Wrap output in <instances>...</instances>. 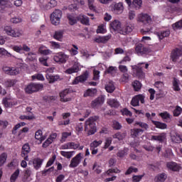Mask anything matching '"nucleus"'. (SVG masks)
Here are the masks:
<instances>
[{
	"mask_svg": "<svg viewBox=\"0 0 182 182\" xmlns=\"http://www.w3.org/2000/svg\"><path fill=\"white\" fill-rule=\"evenodd\" d=\"M107 103L110 107H114L115 109H117L120 106V102L117 99H108Z\"/></svg>",
	"mask_w": 182,
	"mask_h": 182,
	"instance_id": "a878e982",
	"label": "nucleus"
},
{
	"mask_svg": "<svg viewBox=\"0 0 182 182\" xmlns=\"http://www.w3.org/2000/svg\"><path fill=\"white\" fill-rule=\"evenodd\" d=\"M171 139L173 143H181L182 134L181 133H175L171 135Z\"/></svg>",
	"mask_w": 182,
	"mask_h": 182,
	"instance_id": "393cba45",
	"label": "nucleus"
},
{
	"mask_svg": "<svg viewBox=\"0 0 182 182\" xmlns=\"http://www.w3.org/2000/svg\"><path fill=\"white\" fill-rule=\"evenodd\" d=\"M68 59H69V55L63 52L58 53L53 57V60H55L56 63H65L68 62Z\"/></svg>",
	"mask_w": 182,
	"mask_h": 182,
	"instance_id": "423d86ee",
	"label": "nucleus"
},
{
	"mask_svg": "<svg viewBox=\"0 0 182 182\" xmlns=\"http://www.w3.org/2000/svg\"><path fill=\"white\" fill-rule=\"evenodd\" d=\"M78 19L79 21H80L81 23H82L83 25H87L89 26L90 25V23H89V17L81 14L78 16Z\"/></svg>",
	"mask_w": 182,
	"mask_h": 182,
	"instance_id": "e433bc0d",
	"label": "nucleus"
},
{
	"mask_svg": "<svg viewBox=\"0 0 182 182\" xmlns=\"http://www.w3.org/2000/svg\"><path fill=\"white\" fill-rule=\"evenodd\" d=\"M88 8L90 11H96V6H95V0H87Z\"/></svg>",
	"mask_w": 182,
	"mask_h": 182,
	"instance_id": "e2e57ef3",
	"label": "nucleus"
},
{
	"mask_svg": "<svg viewBox=\"0 0 182 182\" xmlns=\"http://www.w3.org/2000/svg\"><path fill=\"white\" fill-rule=\"evenodd\" d=\"M30 151H31V148L29 147V144H24L22 147L21 156L23 157L26 161H28V160H29V158L28 157V154H29Z\"/></svg>",
	"mask_w": 182,
	"mask_h": 182,
	"instance_id": "412c9836",
	"label": "nucleus"
},
{
	"mask_svg": "<svg viewBox=\"0 0 182 182\" xmlns=\"http://www.w3.org/2000/svg\"><path fill=\"white\" fill-rule=\"evenodd\" d=\"M92 170L96 173V174H100L102 173V167L95 162L92 166Z\"/></svg>",
	"mask_w": 182,
	"mask_h": 182,
	"instance_id": "6e6d98bb",
	"label": "nucleus"
},
{
	"mask_svg": "<svg viewBox=\"0 0 182 182\" xmlns=\"http://www.w3.org/2000/svg\"><path fill=\"white\" fill-rule=\"evenodd\" d=\"M167 179V175L164 173H159L155 177V182H165Z\"/></svg>",
	"mask_w": 182,
	"mask_h": 182,
	"instance_id": "72a5a7b5",
	"label": "nucleus"
},
{
	"mask_svg": "<svg viewBox=\"0 0 182 182\" xmlns=\"http://www.w3.org/2000/svg\"><path fill=\"white\" fill-rule=\"evenodd\" d=\"M37 58L38 55L36 53L30 52L27 54V59H28V60H31V62H33V60H36Z\"/></svg>",
	"mask_w": 182,
	"mask_h": 182,
	"instance_id": "603ef678",
	"label": "nucleus"
},
{
	"mask_svg": "<svg viewBox=\"0 0 182 182\" xmlns=\"http://www.w3.org/2000/svg\"><path fill=\"white\" fill-rule=\"evenodd\" d=\"M68 23L71 26L75 25V23H77V18L73 14H68L67 15Z\"/></svg>",
	"mask_w": 182,
	"mask_h": 182,
	"instance_id": "c9c22d12",
	"label": "nucleus"
},
{
	"mask_svg": "<svg viewBox=\"0 0 182 182\" xmlns=\"http://www.w3.org/2000/svg\"><path fill=\"white\" fill-rule=\"evenodd\" d=\"M136 21L138 23H142V25L144 26H149L148 28L141 29L140 32L142 33V35H147V33H150V32L153 31V28L150 26V25L153 23V20L149 14H139L136 17Z\"/></svg>",
	"mask_w": 182,
	"mask_h": 182,
	"instance_id": "f257e3e1",
	"label": "nucleus"
},
{
	"mask_svg": "<svg viewBox=\"0 0 182 182\" xmlns=\"http://www.w3.org/2000/svg\"><path fill=\"white\" fill-rule=\"evenodd\" d=\"M127 136L126 132H117L112 136L113 139H117L118 140H123Z\"/></svg>",
	"mask_w": 182,
	"mask_h": 182,
	"instance_id": "58836bf2",
	"label": "nucleus"
},
{
	"mask_svg": "<svg viewBox=\"0 0 182 182\" xmlns=\"http://www.w3.org/2000/svg\"><path fill=\"white\" fill-rule=\"evenodd\" d=\"M87 77H89V71H85L82 73V75L75 77V79L73 81V85L83 83V82H86V80H87Z\"/></svg>",
	"mask_w": 182,
	"mask_h": 182,
	"instance_id": "ddd939ff",
	"label": "nucleus"
},
{
	"mask_svg": "<svg viewBox=\"0 0 182 182\" xmlns=\"http://www.w3.org/2000/svg\"><path fill=\"white\" fill-rule=\"evenodd\" d=\"M132 86L136 92H139V90L141 89V83L137 80L132 83Z\"/></svg>",
	"mask_w": 182,
	"mask_h": 182,
	"instance_id": "4d7b16f0",
	"label": "nucleus"
},
{
	"mask_svg": "<svg viewBox=\"0 0 182 182\" xmlns=\"http://www.w3.org/2000/svg\"><path fill=\"white\" fill-rule=\"evenodd\" d=\"M112 11L114 12L115 14H117L118 15H120V14H123V11H124V6H123V3H116L114 5L111 6Z\"/></svg>",
	"mask_w": 182,
	"mask_h": 182,
	"instance_id": "2eb2a0df",
	"label": "nucleus"
},
{
	"mask_svg": "<svg viewBox=\"0 0 182 182\" xmlns=\"http://www.w3.org/2000/svg\"><path fill=\"white\" fill-rule=\"evenodd\" d=\"M159 39H164V38H167L170 36V31L169 30H166V31H162L161 32H159L156 33Z\"/></svg>",
	"mask_w": 182,
	"mask_h": 182,
	"instance_id": "f704fd0d",
	"label": "nucleus"
},
{
	"mask_svg": "<svg viewBox=\"0 0 182 182\" xmlns=\"http://www.w3.org/2000/svg\"><path fill=\"white\" fill-rule=\"evenodd\" d=\"M166 167L171 171H180L181 170V166L176 162H168Z\"/></svg>",
	"mask_w": 182,
	"mask_h": 182,
	"instance_id": "6ab92c4d",
	"label": "nucleus"
},
{
	"mask_svg": "<svg viewBox=\"0 0 182 182\" xmlns=\"http://www.w3.org/2000/svg\"><path fill=\"white\" fill-rule=\"evenodd\" d=\"M99 119L97 116H93L88 118L85 122V132L87 133L88 136H92V134H95L97 131L96 128V121Z\"/></svg>",
	"mask_w": 182,
	"mask_h": 182,
	"instance_id": "f03ea898",
	"label": "nucleus"
},
{
	"mask_svg": "<svg viewBox=\"0 0 182 182\" xmlns=\"http://www.w3.org/2000/svg\"><path fill=\"white\" fill-rule=\"evenodd\" d=\"M62 18V11L60 10H55L54 12L50 15V21L53 25L58 26L59 23H60V19Z\"/></svg>",
	"mask_w": 182,
	"mask_h": 182,
	"instance_id": "39448f33",
	"label": "nucleus"
},
{
	"mask_svg": "<svg viewBox=\"0 0 182 182\" xmlns=\"http://www.w3.org/2000/svg\"><path fill=\"white\" fill-rule=\"evenodd\" d=\"M167 139V136L166 133H161L159 135H152L151 137V140H154L155 141H159V143H163L164 140Z\"/></svg>",
	"mask_w": 182,
	"mask_h": 182,
	"instance_id": "4be33fe9",
	"label": "nucleus"
},
{
	"mask_svg": "<svg viewBox=\"0 0 182 182\" xmlns=\"http://www.w3.org/2000/svg\"><path fill=\"white\" fill-rule=\"evenodd\" d=\"M133 29H134L133 24L127 23L124 25V26L123 28H122V29L120 31V34L121 35H127V33H130V32H133Z\"/></svg>",
	"mask_w": 182,
	"mask_h": 182,
	"instance_id": "a211bd4d",
	"label": "nucleus"
},
{
	"mask_svg": "<svg viewBox=\"0 0 182 182\" xmlns=\"http://www.w3.org/2000/svg\"><path fill=\"white\" fill-rule=\"evenodd\" d=\"M0 7L3 9H5L6 8H11L12 3H11V1L9 0H0Z\"/></svg>",
	"mask_w": 182,
	"mask_h": 182,
	"instance_id": "2f4dec72",
	"label": "nucleus"
},
{
	"mask_svg": "<svg viewBox=\"0 0 182 182\" xmlns=\"http://www.w3.org/2000/svg\"><path fill=\"white\" fill-rule=\"evenodd\" d=\"M2 104L6 107H12V106L15 105V103L11 101H9L8 98H4L2 100Z\"/></svg>",
	"mask_w": 182,
	"mask_h": 182,
	"instance_id": "3c124183",
	"label": "nucleus"
},
{
	"mask_svg": "<svg viewBox=\"0 0 182 182\" xmlns=\"http://www.w3.org/2000/svg\"><path fill=\"white\" fill-rule=\"evenodd\" d=\"M114 89H116V87H114V84L112 81H110L105 86V90H107V92H108V93H113V92H114Z\"/></svg>",
	"mask_w": 182,
	"mask_h": 182,
	"instance_id": "4c0bfd02",
	"label": "nucleus"
},
{
	"mask_svg": "<svg viewBox=\"0 0 182 182\" xmlns=\"http://www.w3.org/2000/svg\"><path fill=\"white\" fill-rule=\"evenodd\" d=\"M79 48H77V46L73 45V48L70 50V53L72 56H76L77 53H79Z\"/></svg>",
	"mask_w": 182,
	"mask_h": 182,
	"instance_id": "864d4df0",
	"label": "nucleus"
},
{
	"mask_svg": "<svg viewBox=\"0 0 182 182\" xmlns=\"http://www.w3.org/2000/svg\"><path fill=\"white\" fill-rule=\"evenodd\" d=\"M120 172H121V171L117 168L109 169L108 171L102 173L101 175V177L102 178H105V177H109V176H110V174H112V173H116L117 174H119V173H120Z\"/></svg>",
	"mask_w": 182,
	"mask_h": 182,
	"instance_id": "cd10ccee",
	"label": "nucleus"
},
{
	"mask_svg": "<svg viewBox=\"0 0 182 182\" xmlns=\"http://www.w3.org/2000/svg\"><path fill=\"white\" fill-rule=\"evenodd\" d=\"M75 151H61L60 152V154H61V156H63V157H65V159H72V157H73V156H75Z\"/></svg>",
	"mask_w": 182,
	"mask_h": 182,
	"instance_id": "473e14b6",
	"label": "nucleus"
},
{
	"mask_svg": "<svg viewBox=\"0 0 182 182\" xmlns=\"http://www.w3.org/2000/svg\"><path fill=\"white\" fill-rule=\"evenodd\" d=\"M112 141H113V139L112 138V136L107 137L105 139L104 149H109V147H110V144H112Z\"/></svg>",
	"mask_w": 182,
	"mask_h": 182,
	"instance_id": "5fc2aeb1",
	"label": "nucleus"
},
{
	"mask_svg": "<svg viewBox=\"0 0 182 182\" xmlns=\"http://www.w3.org/2000/svg\"><path fill=\"white\" fill-rule=\"evenodd\" d=\"M30 163H32L33 168H35V170H39V168L42 167V164H43V159L41 158H36L33 159L32 161H30Z\"/></svg>",
	"mask_w": 182,
	"mask_h": 182,
	"instance_id": "aec40b11",
	"label": "nucleus"
},
{
	"mask_svg": "<svg viewBox=\"0 0 182 182\" xmlns=\"http://www.w3.org/2000/svg\"><path fill=\"white\" fill-rule=\"evenodd\" d=\"M16 80L7 79L4 80V85L5 87H12L16 85Z\"/></svg>",
	"mask_w": 182,
	"mask_h": 182,
	"instance_id": "7c9ffc66",
	"label": "nucleus"
},
{
	"mask_svg": "<svg viewBox=\"0 0 182 182\" xmlns=\"http://www.w3.org/2000/svg\"><path fill=\"white\" fill-rule=\"evenodd\" d=\"M35 139L36 140H38L37 144H42L43 140H45V139H46V137L42 136V131L41 130H38L36 132Z\"/></svg>",
	"mask_w": 182,
	"mask_h": 182,
	"instance_id": "c85d7f7f",
	"label": "nucleus"
},
{
	"mask_svg": "<svg viewBox=\"0 0 182 182\" xmlns=\"http://www.w3.org/2000/svg\"><path fill=\"white\" fill-rule=\"evenodd\" d=\"M143 4V0H133L132 6L135 8V9H140L141 8V5Z\"/></svg>",
	"mask_w": 182,
	"mask_h": 182,
	"instance_id": "79ce46f5",
	"label": "nucleus"
},
{
	"mask_svg": "<svg viewBox=\"0 0 182 182\" xmlns=\"http://www.w3.org/2000/svg\"><path fill=\"white\" fill-rule=\"evenodd\" d=\"M10 48L17 53H22V46H11Z\"/></svg>",
	"mask_w": 182,
	"mask_h": 182,
	"instance_id": "0e129e2a",
	"label": "nucleus"
},
{
	"mask_svg": "<svg viewBox=\"0 0 182 182\" xmlns=\"http://www.w3.org/2000/svg\"><path fill=\"white\" fill-rule=\"evenodd\" d=\"M181 112L182 108L180 106H176L173 110V116H175V117H178V116L181 114Z\"/></svg>",
	"mask_w": 182,
	"mask_h": 182,
	"instance_id": "13d9d810",
	"label": "nucleus"
},
{
	"mask_svg": "<svg viewBox=\"0 0 182 182\" xmlns=\"http://www.w3.org/2000/svg\"><path fill=\"white\" fill-rule=\"evenodd\" d=\"M8 159V154L6 153H3L0 155V167H2L5 163H6V159Z\"/></svg>",
	"mask_w": 182,
	"mask_h": 182,
	"instance_id": "49530a36",
	"label": "nucleus"
},
{
	"mask_svg": "<svg viewBox=\"0 0 182 182\" xmlns=\"http://www.w3.org/2000/svg\"><path fill=\"white\" fill-rule=\"evenodd\" d=\"M1 56H7V58H12V54L8 52L5 48H0V57Z\"/></svg>",
	"mask_w": 182,
	"mask_h": 182,
	"instance_id": "09e8293b",
	"label": "nucleus"
},
{
	"mask_svg": "<svg viewBox=\"0 0 182 182\" xmlns=\"http://www.w3.org/2000/svg\"><path fill=\"white\" fill-rule=\"evenodd\" d=\"M43 87V85L40 84L31 83L29 84L26 88L25 92L26 93H33V92H38Z\"/></svg>",
	"mask_w": 182,
	"mask_h": 182,
	"instance_id": "9d476101",
	"label": "nucleus"
},
{
	"mask_svg": "<svg viewBox=\"0 0 182 182\" xmlns=\"http://www.w3.org/2000/svg\"><path fill=\"white\" fill-rule=\"evenodd\" d=\"M53 38L54 39H56V41H59L60 42L62 41V38H63V31H55Z\"/></svg>",
	"mask_w": 182,
	"mask_h": 182,
	"instance_id": "c03bdc74",
	"label": "nucleus"
},
{
	"mask_svg": "<svg viewBox=\"0 0 182 182\" xmlns=\"http://www.w3.org/2000/svg\"><path fill=\"white\" fill-rule=\"evenodd\" d=\"M60 78L59 75H52L47 74L46 79H48L50 83H53V82H56Z\"/></svg>",
	"mask_w": 182,
	"mask_h": 182,
	"instance_id": "a19ab883",
	"label": "nucleus"
},
{
	"mask_svg": "<svg viewBox=\"0 0 182 182\" xmlns=\"http://www.w3.org/2000/svg\"><path fill=\"white\" fill-rule=\"evenodd\" d=\"M105 103V97H98L91 102V107H93V109H97V107H100L102 105Z\"/></svg>",
	"mask_w": 182,
	"mask_h": 182,
	"instance_id": "f3484780",
	"label": "nucleus"
},
{
	"mask_svg": "<svg viewBox=\"0 0 182 182\" xmlns=\"http://www.w3.org/2000/svg\"><path fill=\"white\" fill-rule=\"evenodd\" d=\"M2 70L6 75H9L10 76H16L20 73L19 68L16 67L4 66Z\"/></svg>",
	"mask_w": 182,
	"mask_h": 182,
	"instance_id": "0eeeda50",
	"label": "nucleus"
},
{
	"mask_svg": "<svg viewBox=\"0 0 182 182\" xmlns=\"http://www.w3.org/2000/svg\"><path fill=\"white\" fill-rule=\"evenodd\" d=\"M110 30L120 33L122 31V23L119 20H114L110 23Z\"/></svg>",
	"mask_w": 182,
	"mask_h": 182,
	"instance_id": "4468645a",
	"label": "nucleus"
},
{
	"mask_svg": "<svg viewBox=\"0 0 182 182\" xmlns=\"http://www.w3.org/2000/svg\"><path fill=\"white\" fill-rule=\"evenodd\" d=\"M3 31L8 36L11 38H21L23 35V31L18 28H13L11 26H4L3 27Z\"/></svg>",
	"mask_w": 182,
	"mask_h": 182,
	"instance_id": "7ed1b4c3",
	"label": "nucleus"
},
{
	"mask_svg": "<svg viewBox=\"0 0 182 182\" xmlns=\"http://www.w3.org/2000/svg\"><path fill=\"white\" fill-rule=\"evenodd\" d=\"M102 143H103V141L102 140H99V141L95 140L90 144V149H97L99 146H101Z\"/></svg>",
	"mask_w": 182,
	"mask_h": 182,
	"instance_id": "de8ad7c7",
	"label": "nucleus"
},
{
	"mask_svg": "<svg viewBox=\"0 0 182 182\" xmlns=\"http://www.w3.org/2000/svg\"><path fill=\"white\" fill-rule=\"evenodd\" d=\"M172 28L174 29V31H177L178 29L182 28V20H180L179 21L172 24Z\"/></svg>",
	"mask_w": 182,
	"mask_h": 182,
	"instance_id": "bf43d9fd",
	"label": "nucleus"
},
{
	"mask_svg": "<svg viewBox=\"0 0 182 182\" xmlns=\"http://www.w3.org/2000/svg\"><path fill=\"white\" fill-rule=\"evenodd\" d=\"M140 102L142 104L144 103V95H138L134 96L131 100V105L134 107H136V106H139Z\"/></svg>",
	"mask_w": 182,
	"mask_h": 182,
	"instance_id": "9b49d317",
	"label": "nucleus"
},
{
	"mask_svg": "<svg viewBox=\"0 0 182 182\" xmlns=\"http://www.w3.org/2000/svg\"><path fill=\"white\" fill-rule=\"evenodd\" d=\"M82 159H83V156L81 153L77 154L71 159L69 167H70V168H75L77 167V166L80 164Z\"/></svg>",
	"mask_w": 182,
	"mask_h": 182,
	"instance_id": "1a4fd4ad",
	"label": "nucleus"
},
{
	"mask_svg": "<svg viewBox=\"0 0 182 182\" xmlns=\"http://www.w3.org/2000/svg\"><path fill=\"white\" fill-rule=\"evenodd\" d=\"M110 38H112V36L108 35L102 37H98L95 38V41L97 42V43H106V42H107Z\"/></svg>",
	"mask_w": 182,
	"mask_h": 182,
	"instance_id": "c756f323",
	"label": "nucleus"
},
{
	"mask_svg": "<svg viewBox=\"0 0 182 182\" xmlns=\"http://www.w3.org/2000/svg\"><path fill=\"white\" fill-rule=\"evenodd\" d=\"M107 30L106 29V24H101L97 29V33H106Z\"/></svg>",
	"mask_w": 182,
	"mask_h": 182,
	"instance_id": "8fccbe9b",
	"label": "nucleus"
},
{
	"mask_svg": "<svg viewBox=\"0 0 182 182\" xmlns=\"http://www.w3.org/2000/svg\"><path fill=\"white\" fill-rule=\"evenodd\" d=\"M87 77H89V71H85L82 73V75L75 77V79L73 81V85L83 83V82H86V80H87Z\"/></svg>",
	"mask_w": 182,
	"mask_h": 182,
	"instance_id": "f8f14e48",
	"label": "nucleus"
},
{
	"mask_svg": "<svg viewBox=\"0 0 182 182\" xmlns=\"http://www.w3.org/2000/svg\"><path fill=\"white\" fill-rule=\"evenodd\" d=\"M97 93V90L96 89H88L85 93H84V97H87L89 96H95Z\"/></svg>",
	"mask_w": 182,
	"mask_h": 182,
	"instance_id": "37998d69",
	"label": "nucleus"
},
{
	"mask_svg": "<svg viewBox=\"0 0 182 182\" xmlns=\"http://www.w3.org/2000/svg\"><path fill=\"white\" fill-rule=\"evenodd\" d=\"M51 49H60V43L55 41H50Z\"/></svg>",
	"mask_w": 182,
	"mask_h": 182,
	"instance_id": "338daca9",
	"label": "nucleus"
},
{
	"mask_svg": "<svg viewBox=\"0 0 182 182\" xmlns=\"http://www.w3.org/2000/svg\"><path fill=\"white\" fill-rule=\"evenodd\" d=\"M140 65H143V63H139L137 65H132V68L135 76H137L140 79H144L146 74L143 72L141 68H140Z\"/></svg>",
	"mask_w": 182,
	"mask_h": 182,
	"instance_id": "6e6552de",
	"label": "nucleus"
},
{
	"mask_svg": "<svg viewBox=\"0 0 182 182\" xmlns=\"http://www.w3.org/2000/svg\"><path fill=\"white\" fill-rule=\"evenodd\" d=\"M60 97L61 102H70L72 98L69 97V90H65L60 93Z\"/></svg>",
	"mask_w": 182,
	"mask_h": 182,
	"instance_id": "5701e85b",
	"label": "nucleus"
},
{
	"mask_svg": "<svg viewBox=\"0 0 182 182\" xmlns=\"http://www.w3.org/2000/svg\"><path fill=\"white\" fill-rule=\"evenodd\" d=\"M117 70V68L110 66L108 69L105 71V73H109V75H114L116 71Z\"/></svg>",
	"mask_w": 182,
	"mask_h": 182,
	"instance_id": "052dcab7",
	"label": "nucleus"
},
{
	"mask_svg": "<svg viewBox=\"0 0 182 182\" xmlns=\"http://www.w3.org/2000/svg\"><path fill=\"white\" fill-rule=\"evenodd\" d=\"M38 52L41 53V55H52V50L50 49H48V48L45 46H41L38 48Z\"/></svg>",
	"mask_w": 182,
	"mask_h": 182,
	"instance_id": "bb28decb",
	"label": "nucleus"
},
{
	"mask_svg": "<svg viewBox=\"0 0 182 182\" xmlns=\"http://www.w3.org/2000/svg\"><path fill=\"white\" fill-rule=\"evenodd\" d=\"M173 90H176V92H178V90H180V87L178 86V80H177L176 78L173 79Z\"/></svg>",
	"mask_w": 182,
	"mask_h": 182,
	"instance_id": "69168bd1",
	"label": "nucleus"
},
{
	"mask_svg": "<svg viewBox=\"0 0 182 182\" xmlns=\"http://www.w3.org/2000/svg\"><path fill=\"white\" fill-rule=\"evenodd\" d=\"M143 133V129H134L131 130V136L132 137H137L139 134Z\"/></svg>",
	"mask_w": 182,
	"mask_h": 182,
	"instance_id": "a18cd8bd",
	"label": "nucleus"
},
{
	"mask_svg": "<svg viewBox=\"0 0 182 182\" xmlns=\"http://www.w3.org/2000/svg\"><path fill=\"white\" fill-rule=\"evenodd\" d=\"M152 123L153 124H154V126H156V127H157V129H167V124L164 123H161L160 122H157L154 120H152Z\"/></svg>",
	"mask_w": 182,
	"mask_h": 182,
	"instance_id": "ea45409f",
	"label": "nucleus"
},
{
	"mask_svg": "<svg viewBox=\"0 0 182 182\" xmlns=\"http://www.w3.org/2000/svg\"><path fill=\"white\" fill-rule=\"evenodd\" d=\"M73 66L68 68L65 73L66 75H72L73 73H77L80 70V63L77 61V58L75 57L74 60H72Z\"/></svg>",
	"mask_w": 182,
	"mask_h": 182,
	"instance_id": "20e7f679",
	"label": "nucleus"
},
{
	"mask_svg": "<svg viewBox=\"0 0 182 182\" xmlns=\"http://www.w3.org/2000/svg\"><path fill=\"white\" fill-rule=\"evenodd\" d=\"M19 176V169H17L11 176V182L16 181V178H18Z\"/></svg>",
	"mask_w": 182,
	"mask_h": 182,
	"instance_id": "680f3d73",
	"label": "nucleus"
},
{
	"mask_svg": "<svg viewBox=\"0 0 182 182\" xmlns=\"http://www.w3.org/2000/svg\"><path fill=\"white\" fill-rule=\"evenodd\" d=\"M159 116L163 119L164 120H168L170 119V114L167 112H164L159 114Z\"/></svg>",
	"mask_w": 182,
	"mask_h": 182,
	"instance_id": "774afa93",
	"label": "nucleus"
},
{
	"mask_svg": "<svg viewBox=\"0 0 182 182\" xmlns=\"http://www.w3.org/2000/svg\"><path fill=\"white\" fill-rule=\"evenodd\" d=\"M182 56V50L176 48L175 50H172L171 53V59L173 62H177Z\"/></svg>",
	"mask_w": 182,
	"mask_h": 182,
	"instance_id": "dca6fc26",
	"label": "nucleus"
},
{
	"mask_svg": "<svg viewBox=\"0 0 182 182\" xmlns=\"http://www.w3.org/2000/svg\"><path fill=\"white\" fill-rule=\"evenodd\" d=\"M135 52L137 55H144V53H147L148 50L142 44H138L135 48Z\"/></svg>",
	"mask_w": 182,
	"mask_h": 182,
	"instance_id": "b1692460",
	"label": "nucleus"
}]
</instances>
